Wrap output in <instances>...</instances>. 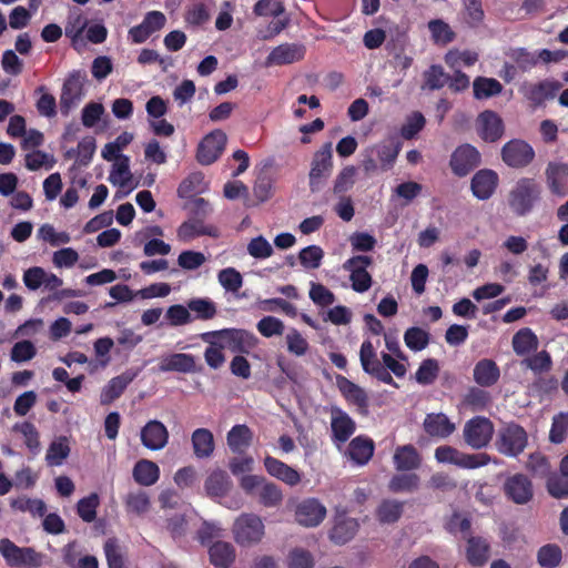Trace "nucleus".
<instances>
[{
	"instance_id": "obj_1",
	"label": "nucleus",
	"mask_w": 568,
	"mask_h": 568,
	"mask_svg": "<svg viewBox=\"0 0 568 568\" xmlns=\"http://www.w3.org/2000/svg\"><path fill=\"white\" fill-rule=\"evenodd\" d=\"M400 151V144L394 139H386L364 149L362 168L366 174L377 170L388 171L393 168Z\"/></svg>"
},
{
	"instance_id": "obj_2",
	"label": "nucleus",
	"mask_w": 568,
	"mask_h": 568,
	"mask_svg": "<svg viewBox=\"0 0 568 568\" xmlns=\"http://www.w3.org/2000/svg\"><path fill=\"white\" fill-rule=\"evenodd\" d=\"M434 457L439 464H450L463 469H477L496 463L487 453L468 454L449 445L438 446Z\"/></svg>"
},
{
	"instance_id": "obj_3",
	"label": "nucleus",
	"mask_w": 568,
	"mask_h": 568,
	"mask_svg": "<svg viewBox=\"0 0 568 568\" xmlns=\"http://www.w3.org/2000/svg\"><path fill=\"white\" fill-rule=\"evenodd\" d=\"M216 337L224 348L239 354H248L257 345L256 336L241 328H224L201 334L202 341H211Z\"/></svg>"
},
{
	"instance_id": "obj_4",
	"label": "nucleus",
	"mask_w": 568,
	"mask_h": 568,
	"mask_svg": "<svg viewBox=\"0 0 568 568\" xmlns=\"http://www.w3.org/2000/svg\"><path fill=\"white\" fill-rule=\"evenodd\" d=\"M0 554L11 567L37 568L42 564V555L30 547H18L10 539L0 540Z\"/></svg>"
},
{
	"instance_id": "obj_5",
	"label": "nucleus",
	"mask_w": 568,
	"mask_h": 568,
	"mask_svg": "<svg viewBox=\"0 0 568 568\" xmlns=\"http://www.w3.org/2000/svg\"><path fill=\"white\" fill-rule=\"evenodd\" d=\"M233 535L240 546H252L262 540L264 524L257 515L242 514L234 521Z\"/></svg>"
},
{
	"instance_id": "obj_6",
	"label": "nucleus",
	"mask_w": 568,
	"mask_h": 568,
	"mask_svg": "<svg viewBox=\"0 0 568 568\" xmlns=\"http://www.w3.org/2000/svg\"><path fill=\"white\" fill-rule=\"evenodd\" d=\"M494 432L495 427L490 419L476 416L465 423L463 438L470 448L483 449L489 445Z\"/></svg>"
},
{
	"instance_id": "obj_7",
	"label": "nucleus",
	"mask_w": 568,
	"mask_h": 568,
	"mask_svg": "<svg viewBox=\"0 0 568 568\" xmlns=\"http://www.w3.org/2000/svg\"><path fill=\"white\" fill-rule=\"evenodd\" d=\"M527 442V433L521 426L508 424L499 430L496 448L505 456L516 457L524 452Z\"/></svg>"
},
{
	"instance_id": "obj_8",
	"label": "nucleus",
	"mask_w": 568,
	"mask_h": 568,
	"mask_svg": "<svg viewBox=\"0 0 568 568\" xmlns=\"http://www.w3.org/2000/svg\"><path fill=\"white\" fill-rule=\"evenodd\" d=\"M333 171V146L331 142L325 143L313 155L308 173L310 189L312 192L320 190L323 182L329 178Z\"/></svg>"
},
{
	"instance_id": "obj_9",
	"label": "nucleus",
	"mask_w": 568,
	"mask_h": 568,
	"mask_svg": "<svg viewBox=\"0 0 568 568\" xmlns=\"http://www.w3.org/2000/svg\"><path fill=\"white\" fill-rule=\"evenodd\" d=\"M84 82L85 74L81 71H73L65 79L60 95V111L63 115H68L84 98Z\"/></svg>"
},
{
	"instance_id": "obj_10",
	"label": "nucleus",
	"mask_w": 568,
	"mask_h": 568,
	"mask_svg": "<svg viewBox=\"0 0 568 568\" xmlns=\"http://www.w3.org/2000/svg\"><path fill=\"white\" fill-rule=\"evenodd\" d=\"M372 264V258L366 255H356L343 263V270L349 273L352 288L357 293L367 292L373 283L367 267Z\"/></svg>"
},
{
	"instance_id": "obj_11",
	"label": "nucleus",
	"mask_w": 568,
	"mask_h": 568,
	"mask_svg": "<svg viewBox=\"0 0 568 568\" xmlns=\"http://www.w3.org/2000/svg\"><path fill=\"white\" fill-rule=\"evenodd\" d=\"M539 196V187L530 179H521L510 193L509 205L515 213L524 215L529 212Z\"/></svg>"
},
{
	"instance_id": "obj_12",
	"label": "nucleus",
	"mask_w": 568,
	"mask_h": 568,
	"mask_svg": "<svg viewBox=\"0 0 568 568\" xmlns=\"http://www.w3.org/2000/svg\"><path fill=\"white\" fill-rule=\"evenodd\" d=\"M535 158V151L524 140L514 139L501 148V159L510 168L519 169L529 165Z\"/></svg>"
},
{
	"instance_id": "obj_13",
	"label": "nucleus",
	"mask_w": 568,
	"mask_h": 568,
	"mask_svg": "<svg viewBox=\"0 0 568 568\" xmlns=\"http://www.w3.org/2000/svg\"><path fill=\"white\" fill-rule=\"evenodd\" d=\"M227 136L222 130H214L201 141L197 146L196 159L203 165L215 162L226 145Z\"/></svg>"
},
{
	"instance_id": "obj_14",
	"label": "nucleus",
	"mask_w": 568,
	"mask_h": 568,
	"mask_svg": "<svg viewBox=\"0 0 568 568\" xmlns=\"http://www.w3.org/2000/svg\"><path fill=\"white\" fill-rule=\"evenodd\" d=\"M332 440L339 447L355 433L356 424L353 418L337 406L329 408Z\"/></svg>"
},
{
	"instance_id": "obj_15",
	"label": "nucleus",
	"mask_w": 568,
	"mask_h": 568,
	"mask_svg": "<svg viewBox=\"0 0 568 568\" xmlns=\"http://www.w3.org/2000/svg\"><path fill=\"white\" fill-rule=\"evenodd\" d=\"M23 284L30 291H37L40 287L47 291H55L62 286L63 281L43 267L32 266L24 271Z\"/></svg>"
},
{
	"instance_id": "obj_16",
	"label": "nucleus",
	"mask_w": 568,
	"mask_h": 568,
	"mask_svg": "<svg viewBox=\"0 0 568 568\" xmlns=\"http://www.w3.org/2000/svg\"><path fill=\"white\" fill-rule=\"evenodd\" d=\"M325 517L326 507L316 498L304 499L295 509V519L304 527H316Z\"/></svg>"
},
{
	"instance_id": "obj_17",
	"label": "nucleus",
	"mask_w": 568,
	"mask_h": 568,
	"mask_svg": "<svg viewBox=\"0 0 568 568\" xmlns=\"http://www.w3.org/2000/svg\"><path fill=\"white\" fill-rule=\"evenodd\" d=\"M165 22L166 18L161 11H150L140 24L129 30V38L134 44L143 43L152 33L161 30Z\"/></svg>"
},
{
	"instance_id": "obj_18",
	"label": "nucleus",
	"mask_w": 568,
	"mask_h": 568,
	"mask_svg": "<svg viewBox=\"0 0 568 568\" xmlns=\"http://www.w3.org/2000/svg\"><path fill=\"white\" fill-rule=\"evenodd\" d=\"M480 163L479 152L469 144L457 148L450 158V168L458 176L467 175Z\"/></svg>"
},
{
	"instance_id": "obj_19",
	"label": "nucleus",
	"mask_w": 568,
	"mask_h": 568,
	"mask_svg": "<svg viewBox=\"0 0 568 568\" xmlns=\"http://www.w3.org/2000/svg\"><path fill=\"white\" fill-rule=\"evenodd\" d=\"M140 439L145 448L161 450L169 443V430L162 422L152 419L141 428Z\"/></svg>"
},
{
	"instance_id": "obj_20",
	"label": "nucleus",
	"mask_w": 568,
	"mask_h": 568,
	"mask_svg": "<svg viewBox=\"0 0 568 568\" xmlns=\"http://www.w3.org/2000/svg\"><path fill=\"white\" fill-rule=\"evenodd\" d=\"M504 491L510 500L518 505L527 504L534 495L531 481L523 474L508 477L504 484Z\"/></svg>"
},
{
	"instance_id": "obj_21",
	"label": "nucleus",
	"mask_w": 568,
	"mask_h": 568,
	"mask_svg": "<svg viewBox=\"0 0 568 568\" xmlns=\"http://www.w3.org/2000/svg\"><path fill=\"white\" fill-rule=\"evenodd\" d=\"M305 45L301 43H283L275 47L265 60L266 67L291 64L302 60L305 55Z\"/></svg>"
},
{
	"instance_id": "obj_22",
	"label": "nucleus",
	"mask_w": 568,
	"mask_h": 568,
	"mask_svg": "<svg viewBox=\"0 0 568 568\" xmlns=\"http://www.w3.org/2000/svg\"><path fill=\"white\" fill-rule=\"evenodd\" d=\"M159 371L162 373L178 372L183 374L197 372L196 359L186 353H172L160 357Z\"/></svg>"
},
{
	"instance_id": "obj_23",
	"label": "nucleus",
	"mask_w": 568,
	"mask_h": 568,
	"mask_svg": "<svg viewBox=\"0 0 568 568\" xmlns=\"http://www.w3.org/2000/svg\"><path fill=\"white\" fill-rule=\"evenodd\" d=\"M109 181L114 186L125 190V194L138 187L139 183L133 178L130 171V159L126 155H121L112 165L109 175Z\"/></svg>"
},
{
	"instance_id": "obj_24",
	"label": "nucleus",
	"mask_w": 568,
	"mask_h": 568,
	"mask_svg": "<svg viewBox=\"0 0 568 568\" xmlns=\"http://www.w3.org/2000/svg\"><path fill=\"white\" fill-rule=\"evenodd\" d=\"M546 182L551 193L558 196L568 195V164L549 162L546 171Z\"/></svg>"
},
{
	"instance_id": "obj_25",
	"label": "nucleus",
	"mask_w": 568,
	"mask_h": 568,
	"mask_svg": "<svg viewBox=\"0 0 568 568\" xmlns=\"http://www.w3.org/2000/svg\"><path fill=\"white\" fill-rule=\"evenodd\" d=\"M423 428L430 437L444 439L456 430V425L444 413H430L425 416Z\"/></svg>"
},
{
	"instance_id": "obj_26",
	"label": "nucleus",
	"mask_w": 568,
	"mask_h": 568,
	"mask_svg": "<svg viewBox=\"0 0 568 568\" xmlns=\"http://www.w3.org/2000/svg\"><path fill=\"white\" fill-rule=\"evenodd\" d=\"M560 89L561 83L559 81L545 80L536 84H525L521 92L529 101L539 105L546 100L555 98Z\"/></svg>"
},
{
	"instance_id": "obj_27",
	"label": "nucleus",
	"mask_w": 568,
	"mask_h": 568,
	"mask_svg": "<svg viewBox=\"0 0 568 568\" xmlns=\"http://www.w3.org/2000/svg\"><path fill=\"white\" fill-rule=\"evenodd\" d=\"M498 185V175L493 170H480L471 179V191L478 200L489 199Z\"/></svg>"
},
{
	"instance_id": "obj_28",
	"label": "nucleus",
	"mask_w": 568,
	"mask_h": 568,
	"mask_svg": "<svg viewBox=\"0 0 568 568\" xmlns=\"http://www.w3.org/2000/svg\"><path fill=\"white\" fill-rule=\"evenodd\" d=\"M336 383L339 392L348 403L357 406L362 413H367L368 396L364 388L344 376H338Z\"/></svg>"
},
{
	"instance_id": "obj_29",
	"label": "nucleus",
	"mask_w": 568,
	"mask_h": 568,
	"mask_svg": "<svg viewBox=\"0 0 568 568\" xmlns=\"http://www.w3.org/2000/svg\"><path fill=\"white\" fill-rule=\"evenodd\" d=\"M479 134L485 141L495 142L504 134V123L501 118L493 112L485 111L478 118Z\"/></svg>"
},
{
	"instance_id": "obj_30",
	"label": "nucleus",
	"mask_w": 568,
	"mask_h": 568,
	"mask_svg": "<svg viewBox=\"0 0 568 568\" xmlns=\"http://www.w3.org/2000/svg\"><path fill=\"white\" fill-rule=\"evenodd\" d=\"M264 466L271 476L288 486H296L301 481V475L297 470L274 457H265Z\"/></svg>"
},
{
	"instance_id": "obj_31",
	"label": "nucleus",
	"mask_w": 568,
	"mask_h": 568,
	"mask_svg": "<svg viewBox=\"0 0 568 568\" xmlns=\"http://www.w3.org/2000/svg\"><path fill=\"white\" fill-rule=\"evenodd\" d=\"M233 483L225 470L215 469L209 474L204 489L211 497H224L229 494Z\"/></svg>"
},
{
	"instance_id": "obj_32",
	"label": "nucleus",
	"mask_w": 568,
	"mask_h": 568,
	"mask_svg": "<svg viewBox=\"0 0 568 568\" xmlns=\"http://www.w3.org/2000/svg\"><path fill=\"white\" fill-rule=\"evenodd\" d=\"M192 448L196 458H210L215 448L214 437L207 428H196L191 435Z\"/></svg>"
},
{
	"instance_id": "obj_33",
	"label": "nucleus",
	"mask_w": 568,
	"mask_h": 568,
	"mask_svg": "<svg viewBox=\"0 0 568 568\" xmlns=\"http://www.w3.org/2000/svg\"><path fill=\"white\" fill-rule=\"evenodd\" d=\"M253 433L244 424L233 426L226 436V442L233 453H243L252 444Z\"/></svg>"
},
{
	"instance_id": "obj_34",
	"label": "nucleus",
	"mask_w": 568,
	"mask_h": 568,
	"mask_svg": "<svg viewBox=\"0 0 568 568\" xmlns=\"http://www.w3.org/2000/svg\"><path fill=\"white\" fill-rule=\"evenodd\" d=\"M373 454L374 443L369 438L358 436L348 445L347 455L357 465L367 464Z\"/></svg>"
},
{
	"instance_id": "obj_35",
	"label": "nucleus",
	"mask_w": 568,
	"mask_h": 568,
	"mask_svg": "<svg viewBox=\"0 0 568 568\" xmlns=\"http://www.w3.org/2000/svg\"><path fill=\"white\" fill-rule=\"evenodd\" d=\"M132 476L142 486H152L160 478V468L152 460L141 459L134 465Z\"/></svg>"
},
{
	"instance_id": "obj_36",
	"label": "nucleus",
	"mask_w": 568,
	"mask_h": 568,
	"mask_svg": "<svg viewBox=\"0 0 568 568\" xmlns=\"http://www.w3.org/2000/svg\"><path fill=\"white\" fill-rule=\"evenodd\" d=\"M393 460L397 470H414L420 465V456L413 445L397 447Z\"/></svg>"
},
{
	"instance_id": "obj_37",
	"label": "nucleus",
	"mask_w": 568,
	"mask_h": 568,
	"mask_svg": "<svg viewBox=\"0 0 568 568\" xmlns=\"http://www.w3.org/2000/svg\"><path fill=\"white\" fill-rule=\"evenodd\" d=\"M511 345L514 352L519 355H528L529 353L536 351L539 345L538 337L536 334L528 327L519 329L511 339Z\"/></svg>"
},
{
	"instance_id": "obj_38",
	"label": "nucleus",
	"mask_w": 568,
	"mask_h": 568,
	"mask_svg": "<svg viewBox=\"0 0 568 568\" xmlns=\"http://www.w3.org/2000/svg\"><path fill=\"white\" fill-rule=\"evenodd\" d=\"M499 375V368L491 359H481L474 367V379L480 386L494 385Z\"/></svg>"
},
{
	"instance_id": "obj_39",
	"label": "nucleus",
	"mask_w": 568,
	"mask_h": 568,
	"mask_svg": "<svg viewBox=\"0 0 568 568\" xmlns=\"http://www.w3.org/2000/svg\"><path fill=\"white\" fill-rule=\"evenodd\" d=\"M211 562L219 568H227L235 560V549L230 542L216 541L209 550Z\"/></svg>"
},
{
	"instance_id": "obj_40",
	"label": "nucleus",
	"mask_w": 568,
	"mask_h": 568,
	"mask_svg": "<svg viewBox=\"0 0 568 568\" xmlns=\"http://www.w3.org/2000/svg\"><path fill=\"white\" fill-rule=\"evenodd\" d=\"M201 235L217 236V231L213 226L204 225L201 221H187L178 229V237L183 242H189Z\"/></svg>"
},
{
	"instance_id": "obj_41",
	"label": "nucleus",
	"mask_w": 568,
	"mask_h": 568,
	"mask_svg": "<svg viewBox=\"0 0 568 568\" xmlns=\"http://www.w3.org/2000/svg\"><path fill=\"white\" fill-rule=\"evenodd\" d=\"M132 381L133 376L128 373L113 377L102 389L101 403H112L114 399L121 396V394Z\"/></svg>"
},
{
	"instance_id": "obj_42",
	"label": "nucleus",
	"mask_w": 568,
	"mask_h": 568,
	"mask_svg": "<svg viewBox=\"0 0 568 568\" xmlns=\"http://www.w3.org/2000/svg\"><path fill=\"white\" fill-rule=\"evenodd\" d=\"M70 445L65 436L55 438L48 447L45 462L49 466H61L70 455Z\"/></svg>"
},
{
	"instance_id": "obj_43",
	"label": "nucleus",
	"mask_w": 568,
	"mask_h": 568,
	"mask_svg": "<svg viewBox=\"0 0 568 568\" xmlns=\"http://www.w3.org/2000/svg\"><path fill=\"white\" fill-rule=\"evenodd\" d=\"M489 545L479 537H470L467 541V559L473 566H483L488 560Z\"/></svg>"
},
{
	"instance_id": "obj_44",
	"label": "nucleus",
	"mask_w": 568,
	"mask_h": 568,
	"mask_svg": "<svg viewBox=\"0 0 568 568\" xmlns=\"http://www.w3.org/2000/svg\"><path fill=\"white\" fill-rule=\"evenodd\" d=\"M187 306L190 313L194 314L193 320L209 321L217 313L215 303L207 297L192 298L187 302Z\"/></svg>"
},
{
	"instance_id": "obj_45",
	"label": "nucleus",
	"mask_w": 568,
	"mask_h": 568,
	"mask_svg": "<svg viewBox=\"0 0 568 568\" xmlns=\"http://www.w3.org/2000/svg\"><path fill=\"white\" fill-rule=\"evenodd\" d=\"M404 509V503L393 499H386L381 503L376 510L377 519L382 524H393L397 521Z\"/></svg>"
},
{
	"instance_id": "obj_46",
	"label": "nucleus",
	"mask_w": 568,
	"mask_h": 568,
	"mask_svg": "<svg viewBox=\"0 0 568 568\" xmlns=\"http://www.w3.org/2000/svg\"><path fill=\"white\" fill-rule=\"evenodd\" d=\"M357 528L358 525L355 519L346 518L335 524L329 537L335 544L343 545L355 536Z\"/></svg>"
},
{
	"instance_id": "obj_47",
	"label": "nucleus",
	"mask_w": 568,
	"mask_h": 568,
	"mask_svg": "<svg viewBox=\"0 0 568 568\" xmlns=\"http://www.w3.org/2000/svg\"><path fill=\"white\" fill-rule=\"evenodd\" d=\"M521 365L530 369L535 375L548 373L552 368V359L547 351H540L521 361Z\"/></svg>"
},
{
	"instance_id": "obj_48",
	"label": "nucleus",
	"mask_w": 568,
	"mask_h": 568,
	"mask_svg": "<svg viewBox=\"0 0 568 568\" xmlns=\"http://www.w3.org/2000/svg\"><path fill=\"white\" fill-rule=\"evenodd\" d=\"M126 511L135 515H144L151 507L148 493L143 490L130 491L124 498Z\"/></svg>"
},
{
	"instance_id": "obj_49",
	"label": "nucleus",
	"mask_w": 568,
	"mask_h": 568,
	"mask_svg": "<svg viewBox=\"0 0 568 568\" xmlns=\"http://www.w3.org/2000/svg\"><path fill=\"white\" fill-rule=\"evenodd\" d=\"M474 95L476 99H488L498 95L503 91V85L493 78L479 77L473 83Z\"/></svg>"
},
{
	"instance_id": "obj_50",
	"label": "nucleus",
	"mask_w": 568,
	"mask_h": 568,
	"mask_svg": "<svg viewBox=\"0 0 568 568\" xmlns=\"http://www.w3.org/2000/svg\"><path fill=\"white\" fill-rule=\"evenodd\" d=\"M428 30L430 32L432 40L438 45H446L452 42L455 38V33L442 19H434L428 22Z\"/></svg>"
},
{
	"instance_id": "obj_51",
	"label": "nucleus",
	"mask_w": 568,
	"mask_h": 568,
	"mask_svg": "<svg viewBox=\"0 0 568 568\" xmlns=\"http://www.w3.org/2000/svg\"><path fill=\"white\" fill-rule=\"evenodd\" d=\"M419 486V477L416 474L395 475L388 484L393 493H412Z\"/></svg>"
},
{
	"instance_id": "obj_52",
	"label": "nucleus",
	"mask_w": 568,
	"mask_h": 568,
	"mask_svg": "<svg viewBox=\"0 0 568 568\" xmlns=\"http://www.w3.org/2000/svg\"><path fill=\"white\" fill-rule=\"evenodd\" d=\"M359 361L365 373L372 374L383 364L377 358L376 352L371 341H364L359 349Z\"/></svg>"
},
{
	"instance_id": "obj_53",
	"label": "nucleus",
	"mask_w": 568,
	"mask_h": 568,
	"mask_svg": "<svg viewBox=\"0 0 568 568\" xmlns=\"http://www.w3.org/2000/svg\"><path fill=\"white\" fill-rule=\"evenodd\" d=\"M404 342L414 352L423 351L429 343V333L420 327H409L404 334Z\"/></svg>"
},
{
	"instance_id": "obj_54",
	"label": "nucleus",
	"mask_w": 568,
	"mask_h": 568,
	"mask_svg": "<svg viewBox=\"0 0 568 568\" xmlns=\"http://www.w3.org/2000/svg\"><path fill=\"white\" fill-rule=\"evenodd\" d=\"M258 501L265 507H276L282 503L283 494L281 488L265 479L258 490Z\"/></svg>"
},
{
	"instance_id": "obj_55",
	"label": "nucleus",
	"mask_w": 568,
	"mask_h": 568,
	"mask_svg": "<svg viewBox=\"0 0 568 568\" xmlns=\"http://www.w3.org/2000/svg\"><path fill=\"white\" fill-rule=\"evenodd\" d=\"M286 564L287 568H313L315 559L311 551L296 547L290 550Z\"/></svg>"
},
{
	"instance_id": "obj_56",
	"label": "nucleus",
	"mask_w": 568,
	"mask_h": 568,
	"mask_svg": "<svg viewBox=\"0 0 568 568\" xmlns=\"http://www.w3.org/2000/svg\"><path fill=\"white\" fill-rule=\"evenodd\" d=\"M537 560L542 568H555L561 561V549L554 544L545 545L538 550Z\"/></svg>"
},
{
	"instance_id": "obj_57",
	"label": "nucleus",
	"mask_w": 568,
	"mask_h": 568,
	"mask_svg": "<svg viewBox=\"0 0 568 568\" xmlns=\"http://www.w3.org/2000/svg\"><path fill=\"white\" fill-rule=\"evenodd\" d=\"M204 342L209 344L204 351L205 363L213 369L220 368L225 362V356L222 352L224 347L221 345L216 337Z\"/></svg>"
},
{
	"instance_id": "obj_58",
	"label": "nucleus",
	"mask_w": 568,
	"mask_h": 568,
	"mask_svg": "<svg viewBox=\"0 0 568 568\" xmlns=\"http://www.w3.org/2000/svg\"><path fill=\"white\" fill-rule=\"evenodd\" d=\"M220 285L229 292L236 293L243 285V277L234 267H226L219 272Z\"/></svg>"
},
{
	"instance_id": "obj_59",
	"label": "nucleus",
	"mask_w": 568,
	"mask_h": 568,
	"mask_svg": "<svg viewBox=\"0 0 568 568\" xmlns=\"http://www.w3.org/2000/svg\"><path fill=\"white\" fill-rule=\"evenodd\" d=\"M165 318L171 326H183L193 321L189 306L181 304L171 305L165 312Z\"/></svg>"
},
{
	"instance_id": "obj_60",
	"label": "nucleus",
	"mask_w": 568,
	"mask_h": 568,
	"mask_svg": "<svg viewBox=\"0 0 568 568\" xmlns=\"http://www.w3.org/2000/svg\"><path fill=\"white\" fill-rule=\"evenodd\" d=\"M99 504V496L95 493L80 499L77 505L78 515L83 521L92 523L97 517V508Z\"/></svg>"
},
{
	"instance_id": "obj_61",
	"label": "nucleus",
	"mask_w": 568,
	"mask_h": 568,
	"mask_svg": "<svg viewBox=\"0 0 568 568\" xmlns=\"http://www.w3.org/2000/svg\"><path fill=\"white\" fill-rule=\"evenodd\" d=\"M438 372V362L433 358H427L422 362L415 374L416 382L422 385H429L437 378Z\"/></svg>"
},
{
	"instance_id": "obj_62",
	"label": "nucleus",
	"mask_w": 568,
	"mask_h": 568,
	"mask_svg": "<svg viewBox=\"0 0 568 568\" xmlns=\"http://www.w3.org/2000/svg\"><path fill=\"white\" fill-rule=\"evenodd\" d=\"M324 251L317 245H310L301 250L298 260L305 268L315 270L321 266Z\"/></svg>"
},
{
	"instance_id": "obj_63",
	"label": "nucleus",
	"mask_w": 568,
	"mask_h": 568,
	"mask_svg": "<svg viewBox=\"0 0 568 568\" xmlns=\"http://www.w3.org/2000/svg\"><path fill=\"white\" fill-rule=\"evenodd\" d=\"M104 552L109 568H125L123 550L115 539L105 541Z\"/></svg>"
},
{
	"instance_id": "obj_64",
	"label": "nucleus",
	"mask_w": 568,
	"mask_h": 568,
	"mask_svg": "<svg viewBox=\"0 0 568 568\" xmlns=\"http://www.w3.org/2000/svg\"><path fill=\"white\" fill-rule=\"evenodd\" d=\"M548 493L555 498L568 497V477L564 474H550L547 476Z\"/></svg>"
}]
</instances>
